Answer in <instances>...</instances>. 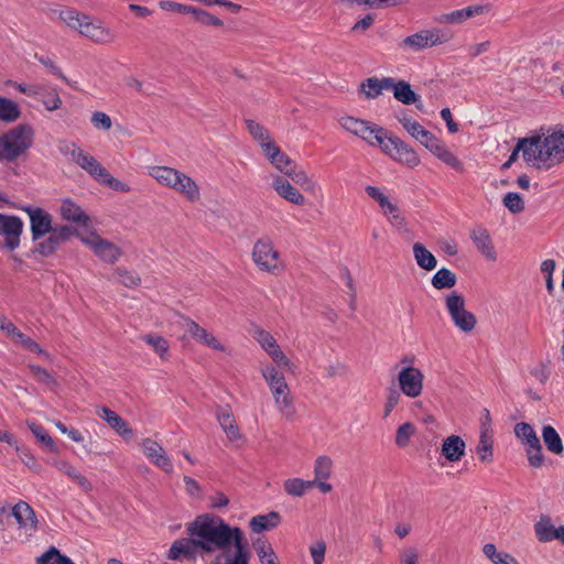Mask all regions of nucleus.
<instances>
[{"mask_svg": "<svg viewBox=\"0 0 564 564\" xmlns=\"http://www.w3.org/2000/svg\"><path fill=\"white\" fill-rule=\"evenodd\" d=\"M431 152L444 164L455 170L456 172L464 171V163L442 141L438 140L437 143L431 149Z\"/></svg>", "mask_w": 564, "mask_h": 564, "instance_id": "36", "label": "nucleus"}, {"mask_svg": "<svg viewBox=\"0 0 564 564\" xmlns=\"http://www.w3.org/2000/svg\"><path fill=\"white\" fill-rule=\"evenodd\" d=\"M429 47L445 44L451 41L452 34L441 28L425 30Z\"/></svg>", "mask_w": 564, "mask_h": 564, "instance_id": "56", "label": "nucleus"}, {"mask_svg": "<svg viewBox=\"0 0 564 564\" xmlns=\"http://www.w3.org/2000/svg\"><path fill=\"white\" fill-rule=\"evenodd\" d=\"M97 414L104 419L111 429H113L119 435L128 437L132 435V430L129 427L126 421H123L116 412L108 408H101L97 411Z\"/></svg>", "mask_w": 564, "mask_h": 564, "instance_id": "38", "label": "nucleus"}, {"mask_svg": "<svg viewBox=\"0 0 564 564\" xmlns=\"http://www.w3.org/2000/svg\"><path fill=\"white\" fill-rule=\"evenodd\" d=\"M390 90L393 91L394 98L404 105H412L419 99V96L412 90L411 85L405 80H395L392 78Z\"/></svg>", "mask_w": 564, "mask_h": 564, "instance_id": "41", "label": "nucleus"}, {"mask_svg": "<svg viewBox=\"0 0 564 564\" xmlns=\"http://www.w3.org/2000/svg\"><path fill=\"white\" fill-rule=\"evenodd\" d=\"M466 444L458 435H451L443 441L441 453L451 463H456L465 455Z\"/></svg>", "mask_w": 564, "mask_h": 564, "instance_id": "31", "label": "nucleus"}, {"mask_svg": "<svg viewBox=\"0 0 564 564\" xmlns=\"http://www.w3.org/2000/svg\"><path fill=\"white\" fill-rule=\"evenodd\" d=\"M217 420L226 436L230 441H237L241 437L238 425L229 408H220L217 411Z\"/></svg>", "mask_w": 564, "mask_h": 564, "instance_id": "35", "label": "nucleus"}, {"mask_svg": "<svg viewBox=\"0 0 564 564\" xmlns=\"http://www.w3.org/2000/svg\"><path fill=\"white\" fill-rule=\"evenodd\" d=\"M186 532L195 539L200 554H214L229 549L232 544L238 545L245 539L240 528L229 525L213 513H202L186 523Z\"/></svg>", "mask_w": 564, "mask_h": 564, "instance_id": "1", "label": "nucleus"}, {"mask_svg": "<svg viewBox=\"0 0 564 564\" xmlns=\"http://www.w3.org/2000/svg\"><path fill=\"white\" fill-rule=\"evenodd\" d=\"M178 170L170 166H151L149 167V175L153 177L160 185L173 189L177 181Z\"/></svg>", "mask_w": 564, "mask_h": 564, "instance_id": "37", "label": "nucleus"}, {"mask_svg": "<svg viewBox=\"0 0 564 564\" xmlns=\"http://www.w3.org/2000/svg\"><path fill=\"white\" fill-rule=\"evenodd\" d=\"M413 254L417 265L421 269L431 271L436 268V258L422 243L415 242L413 245Z\"/></svg>", "mask_w": 564, "mask_h": 564, "instance_id": "44", "label": "nucleus"}, {"mask_svg": "<svg viewBox=\"0 0 564 564\" xmlns=\"http://www.w3.org/2000/svg\"><path fill=\"white\" fill-rule=\"evenodd\" d=\"M253 337L278 367L292 369L291 360L281 350L276 340L269 332L257 328L253 333Z\"/></svg>", "mask_w": 564, "mask_h": 564, "instance_id": "12", "label": "nucleus"}, {"mask_svg": "<svg viewBox=\"0 0 564 564\" xmlns=\"http://www.w3.org/2000/svg\"><path fill=\"white\" fill-rule=\"evenodd\" d=\"M274 404L282 416L291 419L295 413L293 399L288 384L270 390Z\"/></svg>", "mask_w": 564, "mask_h": 564, "instance_id": "27", "label": "nucleus"}, {"mask_svg": "<svg viewBox=\"0 0 564 564\" xmlns=\"http://www.w3.org/2000/svg\"><path fill=\"white\" fill-rule=\"evenodd\" d=\"M28 426L32 434L45 446L50 447L51 451H55L54 442L48 435L46 430L39 423L29 422Z\"/></svg>", "mask_w": 564, "mask_h": 564, "instance_id": "58", "label": "nucleus"}, {"mask_svg": "<svg viewBox=\"0 0 564 564\" xmlns=\"http://www.w3.org/2000/svg\"><path fill=\"white\" fill-rule=\"evenodd\" d=\"M445 306L454 325L463 333H470L476 324V316L466 310L465 299L456 291L445 297Z\"/></svg>", "mask_w": 564, "mask_h": 564, "instance_id": "7", "label": "nucleus"}, {"mask_svg": "<svg viewBox=\"0 0 564 564\" xmlns=\"http://www.w3.org/2000/svg\"><path fill=\"white\" fill-rule=\"evenodd\" d=\"M59 18L67 26L98 44H108L115 41V33L101 21L91 19L74 9L61 11Z\"/></svg>", "mask_w": 564, "mask_h": 564, "instance_id": "3", "label": "nucleus"}, {"mask_svg": "<svg viewBox=\"0 0 564 564\" xmlns=\"http://www.w3.org/2000/svg\"><path fill=\"white\" fill-rule=\"evenodd\" d=\"M252 544L260 564H279L278 556L267 540L258 538Z\"/></svg>", "mask_w": 564, "mask_h": 564, "instance_id": "45", "label": "nucleus"}, {"mask_svg": "<svg viewBox=\"0 0 564 564\" xmlns=\"http://www.w3.org/2000/svg\"><path fill=\"white\" fill-rule=\"evenodd\" d=\"M542 438L549 452L555 455H562L564 446L560 434L551 425H545L542 429Z\"/></svg>", "mask_w": 564, "mask_h": 564, "instance_id": "42", "label": "nucleus"}, {"mask_svg": "<svg viewBox=\"0 0 564 564\" xmlns=\"http://www.w3.org/2000/svg\"><path fill=\"white\" fill-rule=\"evenodd\" d=\"M400 46L413 52L421 51L429 47L425 30L416 32L412 35L406 36L400 43Z\"/></svg>", "mask_w": 564, "mask_h": 564, "instance_id": "52", "label": "nucleus"}, {"mask_svg": "<svg viewBox=\"0 0 564 564\" xmlns=\"http://www.w3.org/2000/svg\"><path fill=\"white\" fill-rule=\"evenodd\" d=\"M334 463L329 456H317L314 462V479H329L333 473Z\"/></svg>", "mask_w": 564, "mask_h": 564, "instance_id": "51", "label": "nucleus"}, {"mask_svg": "<svg viewBox=\"0 0 564 564\" xmlns=\"http://www.w3.org/2000/svg\"><path fill=\"white\" fill-rule=\"evenodd\" d=\"M50 464L57 470L66 475L72 481H74L83 491L90 492L94 487L93 484L85 477L77 468H75L69 462L65 459H52Z\"/></svg>", "mask_w": 564, "mask_h": 564, "instance_id": "22", "label": "nucleus"}, {"mask_svg": "<svg viewBox=\"0 0 564 564\" xmlns=\"http://www.w3.org/2000/svg\"><path fill=\"white\" fill-rule=\"evenodd\" d=\"M415 433L416 427L411 422L401 424L395 432V445L400 448H405Z\"/></svg>", "mask_w": 564, "mask_h": 564, "instance_id": "55", "label": "nucleus"}, {"mask_svg": "<svg viewBox=\"0 0 564 564\" xmlns=\"http://www.w3.org/2000/svg\"><path fill=\"white\" fill-rule=\"evenodd\" d=\"M281 522V517L278 512L271 511L267 514H258L250 519L249 525L256 533L275 528Z\"/></svg>", "mask_w": 564, "mask_h": 564, "instance_id": "39", "label": "nucleus"}, {"mask_svg": "<svg viewBox=\"0 0 564 564\" xmlns=\"http://www.w3.org/2000/svg\"><path fill=\"white\" fill-rule=\"evenodd\" d=\"M41 101L48 111H54L58 109L62 105V100L58 96V93L55 89L41 95Z\"/></svg>", "mask_w": 564, "mask_h": 564, "instance_id": "62", "label": "nucleus"}, {"mask_svg": "<svg viewBox=\"0 0 564 564\" xmlns=\"http://www.w3.org/2000/svg\"><path fill=\"white\" fill-rule=\"evenodd\" d=\"M503 205L512 214L521 213L524 209L522 197L518 193L509 192L503 197Z\"/></svg>", "mask_w": 564, "mask_h": 564, "instance_id": "60", "label": "nucleus"}, {"mask_svg": "<svg viewBox=\"0 0 564 564\" xmlns=\"http://www.w3.org/2000/svg\"><path fill=\"white\" fill-rule=\"evenodd\" d=\"M252 260L261 271L271 274H278L284 268L280 252L268 237H262L256 241L252 249Z\"/></svg>", "mask_w": 564, "mask_h": 564, "instance_id": "5", "label": "nucleus"}, {"mask_svg": "<svg viewBox=\"0 0 564 564\" xmlns=\"http://www.w3.org/2000/svg\"><path fill=\"white\" fill-rule=\"evenodd\" d=\"M514 435L524 446L530 466L539 468L544 464L542 445L533 427L525 422H519L513 429Z\"/></svg>", "mask_w": 564, "mask_h": 564, "instance_id": "6", "label": "nucleus"}, {"mask_svg": "<svg viewBox=\"0 0 564 564\" xmlns=\"http://www.w3.org/2000/svg\"><path fill=\"white\" fill-rule=\"evenodd\" d=\"M141 338L144 343L153 348L160 358H166L170 345L164 337L154 334H148L143 335Z\"/></svg>", "mask_w": 564, "mask_h": 564, "instance_id": "53", "label": "nucleus"}, {"mask_svg": "<svg viewBox=\"0 0 564 564\" xmlns=\"http://www.w3.org/2000/svg\"><path fill=\"white\" fill-rule=\"evenodd\" d=\"M556 529L550 521V519H541L534 525V531L540 542H550L554 540Z\"/></svg>", "mask_w": 564, "mask_h": 564, "instance_id": "54", "label": "nucleus"}, {"mask_svg": "<svg viewBox=\"0 0 564 564\" xmlns=\"http://www.w3.org/2000/svg\"><path fill=\"white\" fill-rule=\"evenodd\" d=\"M23 226L24 224L20 217L0 214V236L4 237L6 248L15 250L20 246Z\"/></svg>", "mask_w": 564, "mask_h": 564, "instance_id": "13", "label": "nucleus"}, {"mask_svg": "<svg viewBox=\"0 0 564 564\" xmlns=\"http://www.w3.org/2000/svg\"><path fill=\"white\" fill-rule=\"evenodd\" d=\"M392 86V77H370L360 85V91L368 99H375L382 94L383 90H390Z\"/></svg>", "mask_w": 564, "mask_h": 564, "instance_id": "32", "label": "nucleus"}, {"mask_svg": "<svg viewBox=\"0 0 564 564\" xmlns=\"http://www.w3.org/2000/svg\"><path fill=\"white\" fill-rule=\"evenodd\" d=\"M518 150L522 151L523 159L528 163L534 166L545 164L541 138L520 140L518 143Z\"/></svg>", "mask_w": 564, "mask_h": 564, "instance_id": "24", "label": "nucleus"}, {"mask_svg": "<svg viewBox=\"0 0 564 564\" xmlns=\"http://www.w3.org/2000/svg\"><path fill=\"white\" fill-rule=\"evenodd\" d=\"M180 9H183L184 13H191L194 15L195 21L204 24V25H213V26H221L223 21L217 17L210 14L205 10L197 9L195 7L189 6H178Z\"/></svg>", "mask_w": 564, "mask_h": 564, "instance_id": "46", "label": "nucleus"}, {"mask_svg": "<svg viewBox=\"0 0 564 564\" xmlns=\"http://www.w3.org/2000/svg\"><path fill=\"white\" fill-rule=\"evenodd\" d=\"M456 282V275L446 268L440 269L432 278V285L437 290L451 289Z\"/></svg>", "mask_w": 564, "mask_h": 564, "instance_id": "50", "label": "nucleus"}, {"mask_svg": "<svg viewBox=\"0 0 564 564\" xmlns=\"http://www.w3.org/2000/svg\"><path fill=\"white\" fill-rule=\"evenodd\" d=\"M69 557L62 555L55 546H51L44 554L37 557L36 564H63Z\"/></svg>", "mask_w": 564, "mask_h": 564, "instance_id": "59", "label": "nucleus"}, {"mask_svg": "<svg viewBox=\"0 0 564 564\" xmlns=\"http://www.w3.org/2000/svg\"><path fill=\"white\" fill-rule=\"evenodd\" d=\"M423 372L411 365L403 367L398 373L400 391L412 399L420 397L423 392Z\"/></svg>", "mask_w": 564, "mask_h": 564, "instance_id": "11", "label": "nucleus"}, {"mask_svg": "<svg viewBox=\"0 0 564 564\" xmlns=\"http://www.w3.org/2000/svg\"><path fill=\"white\" fill-rule=\"evenodd\" d=\"M541 141L545 164L557 163L564 159V131H553L542 138Z\"/></svg>", "mask_w": 564, "mask_h": 564, "instance_id": "19", "label": "nucleus"}, {"mask_svg": "<svg viewBox=\"0 0 564 564\" xmlns=\"http://www.w3.org/2000/svg\"><path fill=\"white\" fill-rule=\"evenodd\" d=\"M284 490L289 496L302 497L305 492L312 488L311 480H304L302 478H289L284 481Z\"/></svg>", "mask_w": 564, "mask_h": 564, "instance_id": "48", "label": "nucleus"}, {"mask_svg": "<svg viewBox=\"0 0 564 564\" xmlns=\"http://www.w3.org/2000/svg\"><path fill=\"white\" fill-rule=\"evenodd\" d=\"M381 150L392 160L406 165L408 167L413 169L421 163L420 156L414 149L399 138L388 134Z\"/></svg>", "mask_w": 564, "mask_h": 564, "instance_id": "8", "label": "nucleus"}, {"mask_svg": "<svg viewBox=\"0 0 564 564\" xmlns=\"http://www.w3.org/2000/svg\"><path fill=\"white\" fill-rule=\"evenodd\" d=\"M272 188L285 200L302 206L305 204V197L288 180L280 175L273 176Z\"/></svg>", "mask_w": 564, "mask_h": 564, "instance_id": "25", "label": "nucleus"}, {"mask_svg": "<svg viewBox=\"0 0 564 564\" xmlns=\"http://www.w3.org/2000/svg\"><path fill=\"white\" fill-rule=\"evenodd\" d=\"M77 236L83 243L89 247L105 262L113 263L121 256L120 249L115 243L101 238L96 232L88 235L77 234Z\"/></svg>", "mask_w": 564, "mask_h": 564, "instance_id": "10", "label": "nucleus"}, {"mask_svg": "<svg viewBox=\"0 0 564 564\" xmlns=\"http://www.w3.org/2000/svg\"><path fill=\"white\" fill-rule=\"evenodd\" d=\"M485 9L486 8L484 6H469L449 13L440 14L435 18V21L442 24H459L470 18L484 13Z\"/></svg>", "mask_w": 564, "mask_h": 564, "instance_id": "26", "label": "nucleus"}, {"mask_svg": "<svg viewBox=\"0 0 564 564\" xmlns=\"http://www.w3.org/2000/svg\"><path fill=\"white\" fill-rule=\"evenodd\" d=\"M476 453L479 459L484 463L492 462L494 456V442L491 427L484 424L481 426L479 442L476 447Z\"/></svg>", "mask_w": 564, "mask_h": 564, "instance_id": "34", "label": "nucleus"}, {"mask_svg": "<svg viewBox=\"0 0 564 564\" xmlns=\"http://www.w3.org/2000/svg\"><path fill=\"white\" fill-rule=\"evenodd\" d=\"M116 280L128 288L135 286L140 282V278L138 275L124 269H117Z\"/></svg>", "mask_w": 564, "mask_h": 564, "instance_id": "63", "label": "nucleus"}, {"mask_svg": "<svg viewBox=\"0 0 564 564\" xmlns=\"http://www.w3.org/2000/svg\"><path fill=\"white\" fill-rule=\"evenodd\" d=\"M365 191L373 200L378 203L382 215L387 218L391 226L399 229L405 226V218L403 217L399 206L392 203L379 187L368 185L366 186Z\"/></svg>", "mask_w": 564, "mask_h": 564, "instance_id": "9", "label": "nucleus"}, {"mask_svg": "<svg viewBox=\"0 0 564 564\" xmlns=\"http://www.w3.org/2000/svg\"><path fill=\"white\" fill-rule=\"evenodd\" d=\"M141 449L144 456L156 467L166 474H172L174 470L171 457L164 451V448L155 441L151 438L142 440Z\"/></svg>", "mask_w": 564, "mask_h": 564, "instance_id": "15", "label": "nucleus"}, {"mask_svg": "<svg viewBox=\"0 0 564 564\" xmlns=\"http://www.w3.org/2000/svg\"><path fill=\"white\" fill-rule=\"evenodd\" d=\"M289 176L295 184L301 186L304 191L314 192L316 184L315 182L306 174L303 169H297L292 166L285 174Z\"/></svg>", "mask_w": 564, "mask_h": 564, "instance_id": "47", "label": "nucleus"}, {"mask_svg": "<svg viewBox=\"0 0 564 564\" xmlns=\"http://www.w3.org/2000/svg\"><path fill=\"white\" fill-rule=\"evenodd\" d=\"M218 555L209 564H249V551L246 539L229 549L218 551Z\"/></svg>", "mask_w": 564, "mask_h": 564, "instance_id": "20", "label": "nucleus"}, {"mask_svg": "<svg viewBox=\"0 0 564 564\" xmlns=\"http://www.w3.org/2000/svg\"><path fill=\"white\" fill-rule=\"evenodd\" d=\"M198 553L199 547L195 539L188 535V538L177 539L172 543L167 558L173 561H191L195 560Z\"/></svg>", "mask_w": 564, "mask_h": 564, "instance_id": "21", "label": "nucleus"}, {"mask_svg": "<svg viewBox=\"0 0 564 564\" xmlns=\"http://www.w3.org/2000/svg\"><path fill=\"white\" fill-rule=\"evenodd\" d=\"M183 329L192 336L199 344L217 351L227 352V348L221 341L207 329L200 327L197 323L192 319L183 318Z\"/></svg>", "mask_w": 564, "mask_h": 564, "instance_id": "17", "label": "nucleus"}, {"mask_svg": "<svg viewBox=\"0 0 564 564\" xmlns=\"http://www.w3.org/2000/svg\"><path fill=\"white\" fill-rule=\"evenodd\" d=\"M356 135L370 145H378L381 149L388 137V132L382 127L365 120Z\"/></svg>", "mask_w": 564, "mask_h": 564, "instance_id": "29", "label": "nucleus"}, {"mask_svg": "<svg viewBox=\"0 0 564 564\" xmlns=\"http://www.w3.org/2000/svg\"><path fill=\"white\" fill-rule=\"evenodd\" d=\"M177 181L173 191L185 197L187 200L195 203L200 199V189L197 183L182 171L178 172Z\"/></svg>", "mask_w": 564, "mask_h": 564, "instance_id": "28", "label": "nucleus"}, {"mask_svg": "<svg viewBox=\"0 0 564 564\" xmlns=\"http://www.w3.org/2000/svg\"><path fill=\"white\" fill-rule=\"evenodd\" d=\"M398 120L402 124L403 129L429 151H431V149L437 143L438 139L431 131L426 130L405 112L399 115Z\"/></svg>", "mask_w": 564, "mask_h": 564, "instance_id": "16", "label": "nucleus"}, {"mask_svg": "<svg viewBox=\"0 0 564 564\" xmlns=\"http://www.w3.org/2000/svg\"><path fill=\"white\" fill-rule=\"evenodd\" d=\"M283 370L286 369L278 367L274 362L262 366L261 375L270 390L288 384L282 372Z\"/></svg>", "mask_w": 564, "mask_h": 564, "instance_id": "40", "label": "nucleus"}, {"mask_svg": "<svg viewBox=\"0 0 564 564\" xmlns=\"http://www.w3.org/2000/svg\"><path fill=\"white\" fill-rule=\"evenodd\" d=\"M12 516L15 518L20 528L26 531H32L36 528L35 513L26 502H18L12 509Z\"/></svg>", "mask_w": 564, "mask_h": 564, "instance_id": "33", "label": "nucleus"}, {"mask_svg": "<svg viewBox=\"0 0 564 564\" xmlns=\"http://www.w3.org/2000/svg\"><path fill=\"white\" fill-rule=\"evenodd\" d=\"M470 239L477 250L489 261L497 260V251L487 229L478 227L471 230Z\"/></svg>", "mask_w": 564, "mask_h": 564, "instance_id": "23", "label": "nucleus"}, {"mask_svg": "<svg viewBox=\"0 0 564 564\" xmlns=\"http://www.w3.org/2000/svg\"><path fill=\"white\" fill-rule=\"evenodd\" d=\"M59 151L86 171L100 184L115 191L127 193L130 186L113 177L93 155L77 147L75 143H64Z\"/></svg>", "mask_w": 564, "mask_h": 564, "instance_id": "2", "label": "nucleus"}, {"mask_svg": "<svg viewBox=\"0 0 564 564\" xmlns=\"http://www.w3.org/2000/svg\"><path fill=\"white\" fill-rule=\"evenodd\" d=\"M541 272L545 275V284L549 294H553L555 286L553 282V272L555 270V261L546 259L541 263Z\"/></svg>", "mask_w": 564, "mask_h": 564, "instance_id": "61", "label": "nucleus"}, {"mask_svg": "<svg viewBox=\"0 0 564 564\" xmlns=\"http://www.w3.org/2000/svg\"><path fill=\"white\" fill-rule=\"evenodd\" d=\"M21 115L17 102L9 98L0 97V120L6 122L15 121Z\"/></svg>", "mask_w": 564, "mask_h": 564, "instance_id": "49", "label": "nucleus"}, {"mask_svg": "<svg viewBox=\"0 0 564 564\" xmlns=\"http://www.w3.org/2000/svg\"><path fill=\"white\" fill-rule=\"evenodd\" d=\"M21 209L29 215L31 235L34 241L43 238L51 231L53 218L46 210L32 206H23Z\"/></svg>", "mask_w": 564, "mask_h": 564, "instance_id": "14", "label": "nucleus"}, {"mask_svg": "<svg viewBox=\"0 0 564 564\" xmlns=\"http://www.w3.org/2000/svg\"><path fill=\"white\" fill-rule=\"evenodd\" d=\"M75 234L76 231L66 225L53 226L47 232V238L37 243V251L47 257Z\"/></svg>", "mask_w": 564, "mask_h": 564, "instance_id": "18", "label": "nucleus"}, {"mask_svg": "<svg viewBox=\"0 0 564 564\" xmlns=\"http://www.w3.org/2000/svg\"><path fill=\"white\" fill-rule=\"evenodd\" d=\"M270 163L284 175L292 167L291 159L283 151L276 152L275 156L270 160Z\"/></svg>", "mask_w": 564, "mask_h": 564, "instance_id": "64", "label": "nucleus"}, {"mask_svg": "<svg viewBox=\"0 0 564 564\" xmlns=\"http://www.w3.org/2000/svg\"><path fill=\"white\" fill-rule=\"evenodd\" d=\"M34 130L30 124H18L0 135V161L12 162L33 144Z\"/></svg>", "mask_w": 564, "mask_h": 564, "instance_id": "4", "label": "nucleus"}, {"mask_svg": "<svg viewBox=\"0 0 564 564\" xmlns=\"http://www.w3.org/2000/svg\"><path fill=\"white\" fill-rule=\"evenodd\" d=\"M61 216L63 219L77 224L82 227L89 226V217L85 214V212L75 204L72 199H64L59 207Z\"/></svg>", "mask_w": 564, "mask_h": 564, "instance_id": "30", "label": "nucleus"}, {"mask_svg": "<svg viewBox=\"0 0 564 564\" xmlns=\"http://www.w3.org/2000/svg\"><path fill=\"white\" fill-rule=\"evenodd\" d=\"M482 553L492 564H520L510 553L498 551L494 543H486Z\"/></svg>", "mask_w": 564, "mask_h": 564, "instance_id": "43", "label": "nucleus"}, {"mask_svg": "<svg viewBox=\"0 0 564 564\" xmlns=\"http://www.w3.org/2000/svg\"><path fill=\"white\" fill-rule=\"evenodd\" d=\"M247 129L249 133L252 135V138L258 142V144L261 147L263 143L271 140V135L263 126L260 123L253 121V120H247L246 121Z\"/></svg>", "mask_w": 564, "mask_h": 564, "instance_id": "57", "label": "nucleus"}]
</instances>
